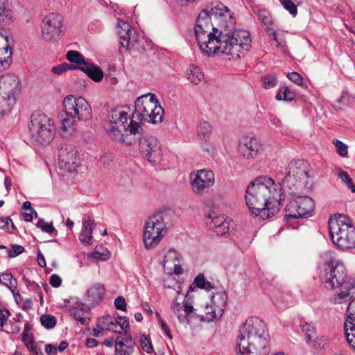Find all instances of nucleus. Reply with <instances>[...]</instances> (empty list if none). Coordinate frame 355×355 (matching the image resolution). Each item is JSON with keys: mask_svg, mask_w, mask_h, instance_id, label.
Segmentation results:
<instances>
[{"mask_svg": "<svg viewBox=\"0 0 355 355\" xmlns=\"http://www.w3.org/2000/svg\"><path fill=\"white\" fill-rule=\"evenodd\" d=\"M28 130L33 141L41 145L49 144L55 134L53 119L40 112L31 114Z\"/></svg>", "mask_w": 355, "mask_h": 355, "instance_id": "nucleus-8", "label": "nucleus"}, {"mask_svg": "<svg viewBox=\"0 0 355 355\" xmlns=\"http://www.w3.org/2000/svg\"><path fill=\"white\" fill-rule=\"evenodd\" d=\"M104 293L105 288L103 285L96 283L87 290L85 301L90 306L93 307L102 300Z\"/></svg>", "mask_w": 355, "mask_h": 355, "instance_id": "nucleus-24", "label": "nucleus"}, {"mask_svg": "<svg viewBox=\"0 0 355 355\" xmlns=\"http://www.w3.org/2000/svg\"><path fill=\"white\" fill-rule=\"evenodd\" d=\"M322 261L320 280L327 287L340 288L331 301L342 304L350 301L347 309L345 332L347 342L355 349V279H348L347 270L343 262L338 259L335 252L329 250L320 257Z\"/></svg>", "mask_w": 355, "mask_h": 355, "instance_id": "nucleus-2", "label": "nucleus"}, {"mask_svg": "<svg viewBox=\"0 0 355 355\" xmlns=\"http://www.w3.org/2000/svg\"><path fill=\"white\" fill-rule=\"evenodd\" d=\"M1 282L4 286L10 289L14 297L19 296V291L17 288V279L10 272H3L1 274Z\"/></svg>", "mask_w": 355, "mask_h": 355, "instance_id": "nucleus-30", "label": "nucleus"}, {"mask_svg": "<svg viewBox=\"0 0 355 355\" xmlns=\"http://www.w3.org/2000/svg\"><path fill=\"white\" fill-rule=\"evenodd\" d=\"M195 35L200 49L209 56L217 54L228 60L240 58L250 46L249 32L236 30L234 13L221 3L199 13Z\"/></svg>", "mask_w": 355, "mask_h": 355, "instance_id": "nucleus-1", "label": "nucleus"}, {"mask_svg": "<svg viewBox=\"0 0 355 355\" xmlns=\"http://www.w3.org/2000/svg\"><path fill=\"white\" fill-rule=\"evenodd\" d=\"M333 144L336 146V153L341 157H345L348 154L347 146L338 139H334Z\"/></svg>", "mask_w": 355, "mask_h": 355, "instance_id": "nucleus-45", "label": "nucleus"}, {"mask_svg": "<svg viewBox=\"0 0 355 355\" xmlns=\"http://www.w3.org/2000/svg\"><path fill=\"white\" fill-rule=\"evenodd\" d=\"M257 17L268 35H272V40H276V33L272 27V17L270 12L266 10H260L257 12Z\"/></svg>", "mask_w": 355, "mask_h": 355, "instance_id": "nucleus-28", "label": "nucleus"}, {"mask_svg": "<svg viewBox=\"0 0 355 355\" xmlns=\"http://www.w3.org/2000/svg\"><path fill=\"white\" fill-rule=\"evenodd\" d=\"M115 354L116 355H130L126 349V347L123 341H116L115 343Z\"/></svg>", "mask_w": 355, "mask_h": 355, "instance_id": "nucleus-53", "label": "nucleus"}, {"mask_svg": "<svg viewBox=\"0 0 355 355\" xmlns=\"http://www.w3.org/2000/svg\"><path fill=\"white\" fill-rule=\"evenodd\" d=\"M118 28L121 52L123 51L140 52L144 50V45L141 44L143 39L138 35L136 31L132 29L128 23L119 20Z\"/></svg>", "mask_w": 355, "mask_h": 355, "instance_id": "nucleus-12", "label": "nucleus"}, {"mask_svg": "<svg viewBox=\"0 0 355 355\" xmlns=\"http://www.w3.org/2000/svg\"><path fill=\"white\" fill-rule=\"evenodd\" d=\"M126 129L127 130H124L121 132V137L112 139L116 141H121L129 146H133L137 144H139L140 139L144 137L140 131L141 128L139 122L131 119L129 126Z\"/></svg>", "mask_w": 355, "mask_h": 355, "instance_id": "nucleus-19", "label": "nucleus"}, {"mask_svg": "<svg viewBox=\"0 0 355 355\" xmlns=\"http://www.w3.org/2000/svg\"><path fill=\"white\" fill-rule=\"evenodd\" d=\"M328 229L333 243L338 248H355V225L344 214H335L328 221Z\"/></svg>", "mask_w": 355, "mask_h": 355, "instance_id": "nucleus-5", "label": "nucleus"}, {"mask_svg": "<svg viewBox=\"0 0 355 355\" xmlns=\"http://www.w3.org/2000/svg\"><path fill=\"white\" fill-rule=\"evenodd\" d=\"M282 187L288 189L291 196H295V191L302 189L307 182L306 165L302 159H293L282 172Z\"/></svg>", "mask_w": 355, "mask_h": 355, "instance_id": "nucleus-9", "label": "nucleus"}, {"mask_svg": "<svg viewBox=\"0 0 355 355\" xmlns=\"http://www.w3.org/2000/svg\"><path fill=\"white\" fill-rule=\"evenodd\" d=\"M261 149V144L255 137L243 138L239 144V152L245 159H254Z\"/></svg>", "mask_w": 355, "mask_h": 355, "instance_id": "nucleus-20", "label": "nucleus"}, {"mask_svg": "<svg viewBox=\"0 0 355 355\" xmlns=\"http://www.w3.org/2000/svg\"><path fill=\"white\" fill-rule=\"evenodd\" d=\"M63 26V17L59 13H49L41 23L42 36L46 41H52L60 36Z\"/></svg>", "mask_w": 355, "mask_h": 355, "instance_id": "nucleus-15", "label": "nucleus"}, {"mask_svg": "<svg viewBox=\"0 0 355 355\" xmlns=\"http://www.w3.org/2000/svg\"><path fill=\"white\" fill-rule=\"evenodd\" d=\"M177 298L173 300L171 309L174 314L177 316L180 322L183 323L187 320V317L193 313V307L187 303H180L177 301Z\"/></svg>", "mask_w": 355, "mask_h": 355, "instance_id": "nucleus-26", "label": "nucleus"}, {"mask_svg": "<svg viewBox=\"0 0 355 355\" xmlns=\"http://www.w3.org/2000/svg\"><path fill=\"white\" fill-rule=\"evenodd\" d=\"M62 279L58 275H52L50 277L49 283L55 288H58L61 285Z\"/></svg>", "mask_w": 355, "mask_h": 355, "instance_id": "nucleus-57", "label": "nucleus"}, {"mask_svg": "<svg viewBox=\"0 0 355 355\" xmlns=\"http://www.w3.org/2000/svg\"><path fill=\"white\" fill-rule=\"evenodd\" d=\"M77 69H80L85 73L89 78L95 82H99L103 78L102 69L98 65L89 63L88 62L85 65L78 66Z\"/></svg>", "mask_w": 355, "mask_h": 355, "instance_id": "nucleus-27", "label": "nucleus"}, {"mask_svg": "<svg viewBox=\"0 0 355 355\" xmlns=\"http://www.w3.org/2000/svg\"><path fill=\"white\" fill-rule=\"evenodd\" d=\"M288 78L297 85H303V78L297 72L288 73L287 75Z\"/></svg>", "mask_w": 355, "mask_h": 355, "instance_id": "nucleus-55", "label": "nucleus"}, {"mask_svg": "<svg viewBox=\"0 0 355 355\" xmlns=\"http://www.w3.org/2000/svg\"><path fill=\"white\" fill-rule=\"evenodd\" d=\"M187 79L193 84H199L203 78L204 74L198 67L190 66L186 71Z\"/></svg>", "mask_w": 355, "mask_h": 355, "instance_id": "nucleus-32", "label": "nucleus"}, {"mask_svg": "<svg viewBox=\"0 0 355 355\" xmlns=\"http://www.w3.org/2000/svg\"><path fill=\"white\" fill-rule=\"evenodd\" d=\"M282 188L268 176L251 181L245 190V202L252 215L264 220L273 216L280 209Z\"/></svg>", "mask_w": 355, "mask_h": 355, "instance_id": "nucleus-3", "label": "nucleus"}, {"mask_svg": "<svg viewBox=\"0 0 355 355\" xmlns=\"http://www.w3.org/2000/svg\"><path fill=\"white\" fill-rule=\"evenodd\" d=\"M90 306L83 303H77L70 309L71 315L81 324L86 325L89 323Z\"/></svg>", "mask_w": 355, "mask_h": 355, "instance_id": "nucleus-23", "label": "nucleus"}, {"mask_svg": "<svg viewBox=\"0 0 355 355\" xmlns=\"http://www.w3.org/2000/svg\"><path fill=\"white\" fill-rule=\"evenodd\" d=\"M94 227V222L89 216L83 218L82 230L79 235V240L83 244H92L94 241L92 230Z\"/></svg>", "mask_w": 355, "mask_h": 355, "instance_id": "nucleus-25", "label": "nucleus"}, {"mask_svg": "<svg viewBox=\"0 0 355 355\" xmlns=\"http://www.w3.org/2000/svg\"><path fill=\"white\" fill-rule=\"evenodd\" d=\"M22 208L24 211H30L32 213H34L35 218L37 216V214L35 210L31 207V204L29 201H26L23 203Z\"/></svg>", "mask_w": 355, "mask_h": 355, "instance_id": "nucleus-61", "label": "nucleus"}, {"mask_svg": "<svg viewBox=\"0 0 355 355\" xmlns=\"http://www.w3.org/2000/svg\"><path fill=\"white\" fill-rule=\"evenodd\" d=\"M209 218L211 221L207 222V224L217 236H223L228 232L230 222L227 220L224 216L213 214L209 215Z\"/></svg>", "mask_w": 355, "mask_h": 355, "instance_id": "nucleus-22", "label": "nucleus"}, {"mask_svg": "<svg viewBox=\"0 0 355 355\" xmlns=\"http://www.w3.org/2000/svg\"><path fill=\"white\" fill-rule=\"evenodd\" d=\"M139 342L142 349L146 352H147L148 354L152 353V352L153 351V345L151 344V342L146 335H141V336L140 337Z\"/></svg>", "mask_w": 355, "mask_h": 355, "instance_id": "nucleus-48", "label": "nucleus"}, {"mask_svg": "<svg viewBox=\"0 0 355 355\" xmlns=\"http://www.w3.org/2000/svg\"><path fill=\"white\" fill-rule=\"evenodd\" d=\"M302 330L304 333L308 343L315 337V327L312 323L305 322L301 325Z\"/></svg>", "mask_w": 355, "mask_h": 355, "instance_id": "nucleus-40", "label": "nucleus"}, {"mask_svg": "<svg viewBox=\"0 0 355 355\" xmlns=\"http://www.w3.org/2000/svg\"><path fill=\"white\" fill-rule=\"evenodd\" d=\"M159 324L161 326L162 329L164 331L165 334L169 338H171L172 336L170 332V329L168 327L166 323L161 318L159 320Z\"/></svg>", "mask_w": 355, "mask_h": 355, "instance_id": "nucleus-59", "label": "nucleus"}, {"mask_svg": "<svg viewBox=\"0 0 355 355\" xmlns=\"http://www.w3.org/2000/svg\"><path fill=\"white\" fill-rule=\"evenodd\" d=\"M338 176L344 182L346 183L348 188L350 189L352 192H355V185L354 184L352 179L349 178L348 173L346 171H340Z\"/></svg>", "mask_w": 355, "mask_h": 355, "instance_id": "nucleus-49", "label": "nucleus"}, {"mask_svg": "<svg viewBox=\"0 0 355 355\" xmlns=\"http://www.w3.org/2000/svg\"><path fill=\"white\" fill-rule=\"evenodd\" d=\"M262 86L266 89L275 87L277 84V78L275 74H267L261 78Z\"/></svg>", "mask_w": 355, "mask_h": 355, "instance_id": "nucleus-42", "label": "nucleus"}, {"mask_svg": "<svg viewBox=\"0 0 355 355\" xmlns=\"http://www.w3.org/2000/svg\"><path fill=\"white\" fill-rule=\"evenodd\" d=\"M167 232L162 214L150 216L144 225L143 241L147 249L157 246Z\"/></svg>", "mask_w": 355, "mask_h": 355, "instance_id": "nucleus-10", "label": "nucleus"}, {"mask_svg": "<svg viewBox=\"0 0 355 355\" xmlns=\"http://www.w3.org/2000/svg\"><path fill=\"white\" fill-rule=\"evenodd\" d=\"M296 194H297L296 193ZM291 200L285 207L287 219L298 218L310 214L314 209V202L307 196H298Z\"/></svg>", "mask_w": 355, "mask_h": 355, "instance_id": "nucleus-14", "label": "nucleus"}, {"mask_svg": "<svg viewBox=\"0 0 355 355\" xmlns=\"http://www.w3.org/2000/svg\"><path fill=\"white\" fill-rule=\"evenodd\" d=\"M212 132V127L211 124L206 121H202L198 123L197 127V133L198 137L205 141H207L209 139L211 134Z\"/></svg>", "mask_w": 355, "mask_h": 355, "instance_id": "nucleus-34", "label": "nucleus"}, {"mask_svg": "<svg viewBox=\"0 0 355 355\" xmlns=\"http://www.w3.org/2000/svg\"><path fill=\"white\" fill-rule=\"evenodd\" d=\"M214 183V174L211 170L200 169L190 174V184L196 194H202L209 191Z\"/></svg>", "mask_w": 355, "mask_h": 355, "instance_id": "nucleus-16", "label": "nucleus"}, {"mask_svg": "<svg viewBox=\"0 0 355 355\" xmlns=\"http://www.w3.org/2000/svg\"><path fill=\"white\" fill-rule=\"evenodd\" d=\"M26 345L33 355H44V354L40 349L34 345L32 341L28 342Z\"/></svg>", "mask_w": 355, "mask_h": 355, "instance_id": "nucleus-58", "label": "nucleus"}, {"mask_svg": "<svg viewBox=\"0 0 355 355\" xmlns=\"http://www.w3.org/2000/svg\"><path fill=\"white\" fill-rule=\"evenodd\" d=\"M126 305V302L123 296H119L114 300V306L118 310L125 311Z\"/></svg>", "mask_w": 355, "mask_h": 355, "instance_id": "nucleus-56", "label": "nucleus"}, {"mask_svg": "<svg viewBox=\"0 0 355 355\" xmlns=\"http://www.w3.org/2000/svg\"><path fill=\"white\" fill-rule=\"evenodd\" d=\"M24 251V248L19 245H13L11 249L8 250V257L10 258L16 257Z\"/></svg>", "mask_w": 355, "mask_h": 355, "instance_id": "nucleus-54", "label": "nucleus"}, {"mask_svg": "<svg viewBox=\"0 0 355 355\" xmlns=\"http://www.w3.org/2000/svg\"><path fill=\"white\" fill-rule=\"evenodd\" d=\"M227 297L225 291H219L214 293L211 297V304L216 309L218 315H223L226 306Z\"/></svg>", "mask_w": 355, "mask_h": 355, "instance_id": "nucleus-29", "label": "nucleus"}, {"mask_svg": "<svg viewBox=\"0 0 355 355\" xmlns=\"http://www.w3.org/2000/svg\"><path fill=\"white\" fill-rule=\"evenodd\" d=\"M135 120L132 116L130 117L128 112L124 107H117L111 110L108 114L109 123L107 126V132L111 138H119L121 132L127 130L130 120Z\"/></svg>", "mask_w": 355, "mask_h": 355, "instance_id": "nucleus-13", "label": "nucleus"}, {"mask_svg": "<svg viewBox=\"0 0 355 355\" xmlns=\"http://www.w3.org/2000/svg\"><path fill=\"white\" fill-rule=\"evenodd\" d=\"M19 80L13 74L0 78V114L8 113L15 103V92L17 90Z\"/></svg>", "mask_w": 355, "mask_h": 355, "instance_id": "nucleus-11", "label": "nucleus"}, {"mask_svg": "<svg viewBox=\"0 0 355 355\" xmlns=\"http://www.w3.org/2000/svg\"><path fill=\"white\" fill-rule=\"evenodd\" d=\"M78 65L62 63L52 67L51 71L56 75H61L69 69H77Z\"/></svg>", "mask_w": 355, "mask_h": 355, "instance_id": "nucleus-44", "label": "nucleus"}, {"mask_svg": "<svg viewBox=\"0 0 355 355\" xmlns=\"http://www.w3.org/2000/svg\"><path fill=\"white\" fill-rule=\"evenodd\" d=\"M11 315L10 312L7 309H0V331H3V327Z\"/></svg>", "mask_w": 355, "mask_h": 355, "instance_id": "nucleus-50", "label": "nucleus"}, {"mask_svg": "<svg viewBox=\"0 0 355 355\" xmlns=\"http://www.w3.org/2000/svg\"><path fill=\"white\" fill-rule=\"evenodd\" d=\"M215 307L211 305H207L205 308V315L202 316V319L207 321H212L215 319L220 318L222 315H218Z\"/></svg>", "mask_w": 355, "mask_h": 355, "instance_id": "nucleus-43", "label": "nucleus"}, {"mask_svg": "<svg viewBox=\"0 0 355 355\" xmlns=\"http://www.w3.org/2000/svg\"><path fill=\"white\" fill-rule=\"evenodd\" d=\"M138 146L140 155L150 163H157L161 160L162 149L156 139L144 136L140 139Z\"/></svg>", "mask_w": 355, "mask_h": 355, "instance_id": "nucleus-18", "label": "nucleus"}, {"mask_svg": "<svg viewBox=\"0 0 355 355\" xmlns=\"http://www.w3.org/2000/svg\"><path fill=\"white\" fill-rule=\"evenodd\" d=\"M66 57L69 62H73L78 66L85 65L87 62L84 60L83 55L76 51H69L67 53Z\"/></svg>", "mask_w": 355, "mask_h": 355, "instance_id": "nucleus-39", "label": "nucleus"}, {"mask_svg": "<svg viewBox=\"0 0 355 355\" xmlns=\"http://www.w3.org/2000/svg\"><path fill=\"white\" fill-rule=\"evenodd\" d=\"M193 286L205 289L206 291H209L213 288L211 283L207 281L202 274H199L197 275L193 284L190 286V288H192Z\"/></svg>", "mask_w": 355, "mask_h": 355, "instance_id": "nucleus-38", "label": "nucleus"}, {"mask_svg": "<svg viewBox=\"0 0 355 355\" xmlns=\"http://www.w3.org/2000/svg\"><path fill=\"white\" fill-rule=\"evenodd\" d=\"M79 165L78 151L71 145L62 146L58 153V167L65 172L73 173Z\"/></svg>", "mask_w": 355, "mask_h": 355, "instance_id": "nucleus-17", "label": "nucleus"}, {"mask_svg": "<svg viewBox=\"0 0 355 355\" xmlns=\"http://www.w3.org/2000/svg\"><path fill=\"white\" fill-rule=\"evenodd\" d=\"M309 344L316 349L324 348L328 344V339L325 336L315 337Z\"/></svg>", "mask_w": 355, "mask_h": 355, "instance_id": "nucleus-47", "label": "nucleus"}, {"mask_svg": "<svg viewBox=\"0 0 355 355\" xmlns=\"http://www.w3.org/2000/svg\"><path fill=\"white\" fill-rule=\"evenodd\" d=\"M295 98V93L291 90L288 87L284 86L279 88L276 94L277 101H291Z\"/></svg>", "mask_w": 355, "mask_h": 355, "instance_id": "nucleus-36", "label": "nucleus"}, {"mask_svg": "<svg viewBox=\"0 0 355 355\" xmlns=\"http://www.w3.org/2000/svg\"><path fill=\"white\" fill-rule=\"evenodd\" d=\"M97 327L113 332L117 331L116 326H114V317L111 315L99 318L97 320Z\"/></svg>", "mask_w": 355, "mask_h": 355, "instance_id": "nucleus-35", "label": "nucleus"}, {"mask_svg": "<svg viewBox=\"0 0 355 355\" xmlns=\"http://www.w3.org/2000/svg\"><path fill=\"white\" fill-rule=\"evenodd\" d=\"M41 324L46 329H51L56 324V319L51 315H43L40 318Z\"/></svg>", "mask_w": 355, "mask_h": 355, "instance_id": "nucleus-46", "label": "nucleus"}, {"mask_svg": "<svg viewBox=\"0 0 355 355\" xmlns=\"http://www.w3.org/2000/svg\"><path fill=\"white\" fill-rule=\"evenodd\" d=\"M62 104L66 115L61 121L64 131L72 130L76 122L87 121L92 117L91 106L83 97L69 95L64 98Z\"/></svg>", "mask_w": 355, "mask_h": 355, "instance_id": "nucleus-6", "label": "nucleus"}, {"mask_svg": "<svg viewBox=\"0 0 355 355\" xmlns=\"http://www.w3.org/2000/svg\"><path fill=\"white\" fill-rule=\"evenodd\" d=\"M98 345V342L95 338H88L86 342V345L88 347L93 348Z\"/></svg>", "mask_w": 355, "mask_h": 355, "instance_id": "nucleus-64", "label": "nucleus"}, {"mask_svg": "<svg viewBox=\"0 0 355 355\" xmlns=\"http://www.w3.org/2000/svg\"><path fill=\"white\" fill-rule=\"evenodd\" d=\"M10 226L12 230L15 229V226L9 217H0V229L10 231Z\"/></svg>", "mask_w": 355, "mask_h": 355, "instance_id": "nucleus-52", "label": "nucleus"}, {"mask_svg": "<svg viewBox=\"0 0 355 355\" xmlns=\"http://www.w3.org/2000/svg\"><path fill=\"white\" fill-rule=\"evenodd\" d=\"M37 227L40 228L43 232L46 233H52L55 231L52 223H46L43 219H40L37 224Z\"/></svg>", "mask_w": 355, "mask_h": 355, "instance_id": "nucleus-51", "label": "nucleus"}, {"mask_svg": "<svg viewBox=\"0 0 355 355\" xmlns=\"http://www.w3.org/2000/svg\"><path fill=\"white\" fill-rule=\"evenodd\" d=\"M266 324L257 317L246 320L237 337L239 355H267L268 334Z\"/></svg>", "mask_w": 355, "mask_h": 355, "instance_id": "nucleus-4", "label": "nucleus"}, {"mask_svg": "<svg viewBox=\"0 0 355 355\" xmlns=\"http://www.w3.org/2000/svg\"><path fill=\"white\" fill-rule=\"evenodd\" d=\"M270 122L276 127H279L281 125V121L274 114H270L268 116Z\"/></svg>", "mask_w": 355, "mask_h": 355, "instance_id": "nucleus-62", "label": "nucleus"}, {"mask_svg": "<svg viewBox=\"0 0 355 355\" xmlns=\"http://www.w3.org/2000/svg\"><path fill=\"white\" fill-rule=\"evenodd\" d=\"M114 326H116V330H117L114 332L121 334L123 331H125L129 328V320L128 318L123 316L114 318Z\"/></svg>", "mask_w": 355, "mask_h": 355, "instance_id": "nucleus-41", "label": "nucleus"}, {"mask_svg": "<svg viewBox=\"0 0 355 355\" xmlns=\"http://www.w3.org/2000/svg\"><path fill=\"white\" fill-rule=\"evenodd\" d=\"M283 8L288 11L293 17L297 14L298 5L301 4L300 0H279Z\"/></svg>", "mask_w": 355, "mask_h": 355, "instance_id": "nucleus-37", "label": "nucleus"}, {"mask_svg": "<svg viewBox=\"0 0 355 355\" xmlns=\"http://www.w3.org/2000/svg\"><path fill=\"white\" fill-rule=\"evenodd\" d=\"M12 51L9 46L0 49V70L8 68L12 62Z\"/></svg>", "mask_w": 355, "mask_h": 355, "instance_id": "nucleus-33", "label": "nucleus"}, {"mask_svg": "<svg viewBox=\"0 0 355 355\" xmlns=\"http://www.w3.org/2000/svg\"><path fill=\"white\" fill-rule=\"evenodd\" d=\"M180 254L174 249L169 250L162 262L164 272L168 275L180 274L182 270Z\"/></svg>", "mask_w": 355, "mask_h": 355, "instance_id": "nucleus-21", "label": "nucleus"}, {"mask_svg": "<svg viewBox=\"0 0 355 355\" xmlns=\"http://www.w3.org/2000/svg\"><path fill=\"white\" fill-rule=\"evenodd\" d=\"M6 0H0V24L8 25L15 20L13 12L6 5Z\"/></svg>", "mask_w": 355, "mask_h": 355, "instance_id": "nucleus-31", "label": "nucleus"}, {"mask_svg": "<svg viewBox=\"0 0 355 355\" xmlns=\"http://www.w3.org/2000/svg\"><path fill=\"white\" fill-rule=\"evenodd\" d=\"M164 111L155 94L148 93L137 98L132 118L141 123H157L163 119Z\"/></svg>", "mask_w": 355, "mask_h": 355, "instance_id": "nucleus-7", "label": "nucleus"}, {"mask_svg": "<svg viewBox=\"0 0 355 355\" xmlns=\"http://www.w3.org/2000/svg\"><path fill=\"white\" fill-rule=\"evenodd\" d=\"M23 217L24 220L30 222L33 220V217H35V215L34 213H32L30 211H25L23 214Z\"/></svg>", "mask_w": 355, "mask_h": 355, "instance_id": "nucleus-63", "label": "nucleus"}, {"mask_svg": "<svg viewBox=\"0 0 355 355\" xmlns=\"http://www.w3.org/2000/svg\"><path fill=\"white\" fill-rule=\"evenodd\" d=\"M57 347L51 344H48L45 347V352L48 355H55L57 354Z\"/></svg>", "mask_w": 355, "mask_h": 355, "instance_id": "nucleus-60", "label": "nucleus"}]
</instances>
